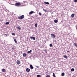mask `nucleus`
<instances>
[{
	"instance_id": "nucleus-1",
	"label": "nucleus",
	"mask_w": 77,
	"mask_h": 77,
	"mask_svg": "<svg viewBox=\"0 0 77 77\" xmlns=\"http://www.w3.org/2000/svg\"><path fill=\"white\" fill-rule=\"evenodd\" d=\"M24 18V15H22L21 16L19 17L18 18L20 19V20H22V19H23V18Z\"/></svg>"
},
{
	"instance_id": "nucleus-2",
	"label": "nucleus",
	"mask_w": 77,
	"mask_h": 77,
	"mask_svg": "<svg viewBox=\"0 0 77 77\" xmlns=\"http://www.w3.org/2000/svg\"><path fill=\"white\" fill-rule=\"evenodd\" d=\"M51 37H52L53 38H55V37H56V35H55L53 34H51Z\"/></svg>"
},
{
	"instance_id": "nucleus-3",
	"label": "nucleus",
	"mask_w": 77,
	"mask_h": 77,
	"mask_svg": "<svg viewBox=\"0 0 77 77\" xmlns=\"http://www.w3.org/2000/svg\"><path fill=\"white\" fill-rule=\"evenodd\" d=\"M17 64H20L21 63V62L20 60H17Z\"/></svg>"
},
{
	"instance_id": "nucleus-4",
	"label": "nucleus",
	"mask_w": 77,
	"mask_h": 77,
	"mask_svg": "<svg viewBox=\"0 0 77 77\" xmlns=\"http://www.w3.org/2000/svg\"><path fill=\"white\" fill-rule=\"evenodd\" d=\"M15 6H20L21 5V4L20 3H16L15 4Z\"/></svg>"
},
{
	"instance_id": "nucleus-5",
	"label": "nucleus",
	"mask_w": 77,
	"mask_h": 77,
	"mask_svg": "<svg viewBox=\"0 0 77 77\" xmlns=\"http://www.w3.org/2000/svg\"><path fill=\"white\" fill-rule=\"evenodd\" d=\"M33 13H34V11H32L31 12H30L29 13V15H32V14H33Z\"/></svg>"
},
{
	"instance_id": "nucleus-6",
	"label": "nucleus",
	"mask_w": 77,
	"mask_h": 77,
	"mask_svg": "<svg viewBox=\"0 0 77 77\" xmlns=\"http://www.w3.org/2000/svg\"><path fill=\"white\" fill-rule=\"evenodd\" d=\"M30 39H33V40H35L36 39L35 37H30Z\"/></svg>"
},
{
	"instance_id": "nucleus-7",
	"label": "nucleus",
	"mask_w": 77,
	"mask_h": 77,
	"mask_svg": "<svg viewBox=\"0 0 77 77\" xmlns=\"http://www.w3.org/2000/svg\"><path fill=\"white\" fill-rule=\"evenodd\" d=\"M30 67L31 69H33V66H32V65H30Z\"/></svg>"
},
{
	"instance_id": "nucleus-8",
	"label": "nucleus",
	"mask_w": 77,
	"mask_h": 77,
	"mask_svg": "<svg viewBox=\"0 0 77 77\" xmlns=\"http://www.w3.org/2000/svg\"><path fill=\"white\" fill-rule=\"evenodd\" d=\"M26 71H27V72H29V71H30V69H29L28 68H27L26 69Z\"/></svg>"
},
{
	"instance_id": "nucleus-9",
	"label": "nucleus",
	"mask_w": 77,
	"mask_h": 77,
	"mask_svg": "<svg viewBox=\"0 0 77 77\" xmlns=\"http://www.w3.org/2000/svg\"><path fill=\"white\" fill-rule=\"evenodd\" d=\"M23 56L24 57H26L27 56V54L25 53H24L23 54Z\"/></svg>"
},
{
	"instance_id": "nucleus-10",
	"label": "nucleus",
	"mask_w": 77,
	"mask_h": 77,
	"mask_svg": "<svg viewBox=\"0 0 77 77\" xmlns=\"http://www.w3.org/2000/svg\"><path fill=\"white\" fill-rule=\"evenodd\" d=\"M2 71L3 72H5V71H6V69H3L2 70Z\"/></svg>"
},
{
	"instance_id": "nucleus-11",
	"label": "nucleus",
	"mask_w": 77,
	"mask_h": 77,
	"mask_svg": "<svg viewBox=\"0 0 77 77\" xmlns=\"http://www.w3.org/2000/svg\"><path fill=\"white\" fill-rule=\"evenodd\" d=\"M44 3L46 5H49V4H50V3L49 2H45Z\"/></svg>"
},
{
	"instance_id": "nucleus-12",
	"label": "nucleus",
	"mask_w": 77,
	"mask_h": 77,
	"mask_svg": "<svg viewBox=\"0 0 77 77\" xmlns=\"http://www.w3.org/2000/svg\"><path fill=\"white\" fill-rule=\"evenodd\" d=\"M54 22L56 23H57L58 22V20H54Z\"/></svg>"
},
{
	"instance_id": "nucleus-13",
	"label": "nucleus",
	"mask_w": 77,
	"mask_h": 77,
	"mask_svg": "<svg viewBox=\"0 0 77 77\" xmlns=\"http://www.w3.org/2000/svg\"><path fill=\"white\" fill-rule=\"evenodd\" d=\"M63 57L65 58V59H68V56L66 55H64L63 56Z\"/></svg>"
},
{
	"instance_id": "nucleus-14",
	"label": "nucleus",
	"mask_w": 77,
	"mask_h": 77,
	"mask_svg": "<svg viewBox=\"0 0 77 77\" xmlns=\"http://www.w3.org/2000/svg\"><path fill=\"white\" fill-rule=\"evenodd\" d=\"M17 29H18V30H21V28L20 26L17 27Z\"/></svg>"
},
{
	"instance_id": "nucleus-15",
	"label": "nucleus",
	"mask_w": 77,
	"mask_h": 77,
	"mask_svg": "<svg viewBox=\"0 0 77 77\" xmlns=\"http://www.w3.org/2000/svg\"><path fill=\"white\" fill-rule=\"evenodd\" d=\"M75 14H72L71 15V17L73 18V17H74Z\"/></svg>"
},
{
	"instance_id": "nucleus-16",
	"label": "nucleus",
	"mask_w": 77,
	"mask_h": 77,
	"mask_svg": "<svg viewBox=\"0 0 77 77\" xmlns=\"http://www.w3.org/2000/svg\"><path fill=\"white\" fill-rule=\"evenodd\" d=\"M37 77H41L42 76L39 75H37Z\"/></svg>"
},
{
	"instance_id": "nucleus-17",
	"label": "nucleus",
	"mask_w": 77,
	"mask_h": 77,
	"mask_svg": "<svg viewBox=\"0 0 77 77\" xmlns=\"http://www.w3.org/2000/svg\"><path fill=\"white\" fill-rule=\"evenodd\" d=\"M61 75H62V76H64L65 75V73H62Z\"/></svg>"
},
{
	"instance_id": "nucleus-18",
	"label": "nucleus",
	"mask_w": 77,
	"mask_h": 77,
	"mask_svg": "<svg viewBox=\"0 0 77 77\" xmlns=\"http://www.w3.org/2000/svg\"><path fill=\"white\" fill-rule=\"evenodd\" d=\"M14 40L15 43H17V40H16V39H14Z\"/></svg>"
},
{
	"instance_id": "nucleus-19",
	"label": "nucleus",
	"mask_w": 77,
	"mask_h": 77,
	"mask_svg": "<svg viewBox=\"0 0 77 77\" xmlns=\"http://www.w3.org/2000/svg\"><path fill=\"white\" fill-rule=\"evenodd\" d=\"M71 71H74V69L72 68V69H71Z\"/></svg>"
},
{
	"instance_id": "nucleus-20",
	"label": "nucleus",
	"mask_w": 77,
	"mask_h": 77,
	"mask_svg": "<svg viewBox=\"0 0 77 77\" xmlns=\"http://www.w3.org/2000/svg\"><path fill=\"white\" fill-rule=\"evenodd\" d=\"M9 24V22H6L5 23V24L6 25H8V24Z\"/></svg>"
},
{
	"instance_id": "nucleus-21",
	"label": "nucleus",
	"mask_w": 77,
	"mask_h": 77,
	"mask_svg": "<svg viewBox=\"0 0 77 77\" xmlns=\"http://www.w3.org/2000/svg\"><path fill=\"white\" fill-rule=\"evenodd\" d=\"M32 52V50H30V51H28L27 52L28 53H30Z\"/></svg>"
},
{
	"instance_id": "nucleus-22",
	"label": "nucleus",
	"mask_w": 77,
	"mask_h": 77,
	"mask_svg": "<svg viewBox=\"0 0 77 77\" xmlns=\"http://www.w3.org/2000/svg\"><path fill=\"white\" fill-rule=\"evenodd\" d=\"M53 75L54 77H56V76H55V75H55V74L54 73H53Z\"/></svg>"
},
{
	"instance_id": "nucleus-23",
	"label": "nucleus",
	"mask_w": 77,
	"mask_h": 77,
	"mask_svg": "<svg viewBox=\"0 0 77 77\" xmlns=\"http://www.w3.org/2000/svg\"><path fill=\"white\" fill-rule=\"evenodd\" d=\"M74 45L75 47H77V43H74Z\"/></svg>"
},
{
	"instance_id": "nucleus-24",
	"label": "nucleus",
	"mask_w": 77,
	"mask_h": 77,
	"mask_svg": "<svg viewBox=\"0 0 77 77\" xmlns=\"http://www.w3.org/2000/svg\"><path fill=\"white\" fill-rule=\"evenodd\" d=\"M38 26V24L37 23H35V27H36Z\"/></svg>"
},
{
	"instance_id": "nucleus-25",
	"label": "nucleus",
	"mask_w": 77,
	"mask_h": 77,
	"mask_svg": "<svg viewBox=\"0 0 77 77\" xmlns=\"http://www.w3.org/2000/svg\"><path fill=\"white\" fill-rule=\"evenodd\" d=\"M11 34L14 36H15V33H12Z\"/></svg>"
},
{
	"instance_id": "nucleus-26",
	"label": "nucleus",
	"mask_w": 77,
	"mask_h": 77,
	"mask_svg": "<svg viewBox=\"0 0 77 77\" xmlns=\"http://www.w3.org/2000/svg\"><path fill=\"white\" fill-rule=\"evenodd\" d=\"M52 45H52L51 44H50L49 45V46L50 47H52Z\"/></svg>"
},
{
	"instance_id": "nucleus-27",
	"label": "nucleus",
	"mask_w": 77,
	"mask_h": 77,
	"mask_svg": "<svg viewBox=\"0 0 77 77\" xmlns=\"http://www.w3.org/2000/svg\"><path fill=\"white\" fill-rule=\"evenodd\" d=\"M43 11H44V12H47V10L44 9H43Z\"/></svg>"
},
{
	"instance_id": "nucleus-28",
	"label": "nucleus",
	"mask_w": 77,
	"mask_h": 77,
	"mask_svg": "<svg viewBox=\"0 0 77 77\" xmlns=\"http://www.w3.org/2000/svg\"><path fill=\"white\" fill-rule=\"evenodd\" d=\"M39 15H42V14L40 12H39Z\"/></svg>"
},
{
	"instance_id": "nucleus-29",
	"label": "nucleus",
	"mask_w": 77,
	"mask_h": 77,
	"mask_svg": "<svg viewBox=\"0 0 77 77\" xmlns=\"http://www.w3.org/2000/svg\"><path fill=\"white\" fill-rule=\"evenodd\" d=\"M74 2H77V0H74Z\"/></svg>"
},
{
	"instance_id": "nucleus-30",
	"label": "nucleus",
	"mask_w": 77,
	"mask_h": 77,
	"mask_svg": "<svg viewBox=\"0 0 77 77\" xmlns=\"http://www.w3.org/2000/svg\"><path fill=\"white\" fill-rule=\"evenodd\" d=\"M46 77H50V76L48 75H47L46 76Z\"/></svg>"
},
{
	"instance_id": "nucleus-31",
	"label": "nucleus",
	"mask_w": 77,
	"mask_h": 77,
	"mask_svg": "<svg viewBox=\"0 0 77 77\" xmlns=\"http://www.w3.org/2000/svg\"><path fill=\"white\" fill-rule=\"evenodd\" d=\"M36 68H39V67L38 66H36Z\"/></svg>"
},
{
	"instance_id": "nucleus-32",
	"label": "nucleus",
	"mask_w": 77,
	"mask_h": 77,
	"mask_svg": "<svg viewBox=\"0 0 77 77\" xmlns=\"http://www.w3.org/2000/svg\"><path fill=\"white\" fill-rule=\"evenodd\" d=\"M45 53H47V50H45Z\"/></svg>"
},
{
	"instance_id": "nucleus-33",
	"label": "nucleus",
	"mask_w": 77,
	"mask_h": 77,
	"mask_svg": "<svg viewBox=\"0 0 77 77\" xmlns=\"http://www.w3.org/2000/svg\"><path fill=\"white\" fill-rule=\"evenodd\" d=\"M14 48H12V49H14Z\"/></svg>"
},
{
	"instance_id": "nucleus-34",
	"label": "nucleus",
	"mask_w": 77,
	"mask_h": 77,
	"mask_svg": "<svg viewBox=\"0 0 77 77\" xmlns=\"http://www.w3.org/2000/svg\"><path fill=\"white\" fill-rule=\"evenodd\" d=\"M67 52H69V51H67Z\"/></svg>"
},
{
	"instance_id": "nucleus-35",
	"label": "nucleus",
	"mask_w": 77,
	"mask_h": 77,
	"mask_svg": "<svg viewBox=\"0 0 77 77\" xmlns=\"http://www.w3.org/2000/svg\"><path fill=\"white\" fill-rule=\"evenodd\" d=\"M5 35H6V36H7V34H5Z\"/></svg>"
},
{
	"instance_id": "nucleus-36",
	"label": "nucleus",
	"mask_w": 77,
	"mask_h": 77,
	"mask_svg": "<svg viewBox=\"0 0 77 77\" xmlns=\"http://www.w3.org/2000/svg\"><path fill=\"white\" fill-rule=\"evenodd\" d=\"M12 5H14V4H12Z\"/></svg>"
}]
</instances>
